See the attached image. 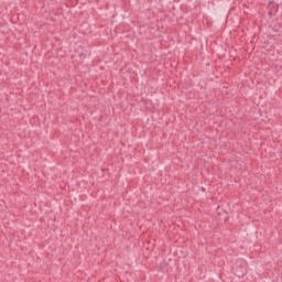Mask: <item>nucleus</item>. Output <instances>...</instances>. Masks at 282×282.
Segmentation results:
<instances>
[{
	"instance_id": "f257e3e1",
	"label": "nucleus",
	"mask_w": 282,
	"mask_h": 282,
	"mask_svg": "<svg viewBox=\"0 0 282 282\" xmlns=\"http://www.w3.org/2000/svg\"><path fill=\"white\" fill-rule=\"evenodd\" d=\"M79 58H82V61H85V58H87V55L85 53H79Z\"/></svg>"
},
{
	"instance_id": "f03ea898",
	"label": "nucleus",
	"mask_w": 282,
	"mask_h": 282,
	"mask_svg": "<svg viewBox=\"0 0 282 282\" xmlns=\"http://www.w3.org/2000/svg\"><path fill=\"white\" fill-rule=\"evenodd\" d=\"M269 6H274V2H270Z\"/></svg>"
}]
</instances>
